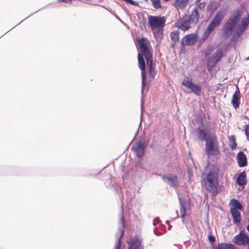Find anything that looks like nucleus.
I'll use <instances>...</instances> for the list:
<instances>
[{
    "label": "nucleus",
    "mask_w": 249,
    "mask_h": 249,
    "mask_svg": "<svg viewBox=\"0 0 249 249\" xmlns=\"http://www.w3.org/2000/svg\"><path fill=\"white\" fill-rule=\"evenodd\" d=\"M247 230L249 232V224L247 226Z\"/></svg>",
    "instance_id": "obj_52"
},
{
    "label": "nucleus",
    "mask_w": 249,
    "mask_h": 249,
    "mask_svg": "<svg viewBox=\"0 0 249 249\" xmlns=\"http://www.w3.org/2000/svg\"><path fill=\"white\" fill-rule=\"evenodd\" d=\"M178 200L179 202L180 212L181 215H186V202L185 200L182 199L181 197H178Z\"/></svg>",
    "instance_id": "obj_24"
},
{
    "label": "nucleus",
    "mask_w": 249,
    "mask_h": 249,
    "mask_svg": "<svg viewBox=\"0 0 249 249\" xmlns=\"http://www.w3.org/2000/svg\"><path fill=\"white\" fill-rule=\"evenodd\" d=\"M142 86L141 93H142V95L143 96V93H144V89H146V91H147L148 89L149 82H147L146 74H144L143 73L142 75Z\"/></svg>",
    "instance_id": "obj_22"
},
{
    "label": "nucleus",
    "mask_w": 249,
    "mask_h": 249,
    "mask_svg": "<svg viewBox=\"0 0 249 249\" xmlns=\"http://www.w3.org/2000/svg\"><path fill=\"white\" fill-rule=\"evenodd\" d=\"M33 14H31V15H30V16H28V18L30 17V16H31V15H33ZM27 18V17L26 18H25V19H26Z\"/></svg>",
    "instance_id": "obj_60"
},
{
    "label": "nucleus",
    "mask_w": 249,
    "mask_h": 249,
    "mask_svg": "<svg viewBox=\"0 0 249 249\" xmlns=\"http://www.w3.org/2000/svg\"><path fill=\"white\" fill-rule=\"evenodd\" d=\"M229 140V146L231 150H234L237 147L236 138L234 135H231L228 137Z\"/></svg>",
    "instance_id": "obj_27"
},
{
    "label": "nucleus",
    "mask_w": 249,
    "mask_h": 249,
    "mask_svg": "<svg viewBox=\"0 0 249 249\" xmlns=\"http://www.w3.org/2000/svg\"><path fill=\"white\" fill-rule=\"evenodd\" d=\"M231 203L233 207V209H235L237 210L242 211L243 210V206L241 203L237 199L232 198L231 200Z\"/></svg>",
    "instance_id": "obj_26"
},
{
    "label": "nucleus",
    "mask_w": 249,
    "mask_h": 249,
    "mask_svg": "<svg viewBox=\"0 0 249 249\" xmlns=\"http://www.w3.org/2000/svg\"><path fill=\"white\" fill-rule=\"evenodd\" d=\"M182 85L190 89L196 95H200L202 90L201 86L194 83L191 79H184L182 82Z\"/></svg>",
    "instance_id": "obj_6"
},
{
    "label": "nucleus",
    "mask_w": 249,
    "mask_h": 249,
    "mask_svg": "<svg viewBox=\"0 0 249 249\" xmlns=\"http://www.w3.org/2000/svg\"><path fill=\"white\" fill-rule=\"evenodd\" d=\"M171 225H169L168 230H171Z\"/></svg>",
    "instance_id": "obj_54"
},
{
    "label": "nucleus",
    "mask_w": 249,
    "mask_h": 249,
    "mask_svg": "<svg viewBox=\"0 0 249 249\" xmlns=\"http://www.w3.org/2000/svg\"><path fill=\"white\" fill-rule=\"evenodd\" d=\"M146 61V64L149 69H151L155 67V63L153 61L152 54H146L144 56Z\"/></svg>",
    "instance_id": "obj_23"
},
{
    "label": "nucleus",
    "mask_w": 249,
    "mask_h": 249,
    "mask_svg": "<svg viewBox=\"0 0 249 249\" xmlns=\"http://www.w3.org/2000/svg\"><path fill=\"white\" fill-rule=\"evenodd\" d=\"M169 0H164V1L167 2Z\"/></svg>",
    "instance_id": "obj_63"
},
{
    "label": "nucleus",
    "mask_w": 249,
    "mask_h": 249,
    "mask_svg": "<svg viewBox=\"0 0 249 249\" xmlns=\"http://www.w3.org/2000/svg\"><path fill=\"white\" fill-rule=\"evenodd\" d=\"M176 213L177 214V217H178V211L176 212Z\"/></svg>",
    "instance_id": "obj_62"
},
{
    "label": "nucleus",
    "mask_w": 249,
    "mask_h": 249,
    "mask_svg": "<svg viewBox=\"0 0 249 249\" xmlns=\"http://www.w3.org/2000/svg\"><path fill=\"white\" fill-rule=\"evenodd\" d=\"M154 234L157 236H160L162 234V233L158 230L157 228H155L154 229Z\"/></svg>",
    "instance_id": "obj_41"
},
{
    "label": "nucleus",
    "mask_w": 249,
    "mask_h": 249,
    "mask_svg": "<svg viewBox=\"0 0 249 249\" xmlns=\"http://www.w3.org/2000/svg\"><path fill=\"white\" fill-rule=\"evenodd\" d=\"M196 123H199L201 126L196 128L197 137L200 141L205 142V151L208 157L215 156L219 153L218 138L214 133H211L210 125H204L203 118L200 115L195 117Z\"/></svg>",
    "instance_id": "obj_1"
},
{
    "label": "nucleus",
    "mask_w": 249,
    "mask_h": 249,
    "mask_svg": "<svg viewBox=\"0 0 249 249\" xmlns=\"http://www.w3.org/2000/svg\"><path fill=\"white\" fill-rule=\"evenodd\" d=\"M160 220L158 218H155L153 221V224L154 226H156V224L159 222Z\"/></svg>",
    "instance_id": "obj_43"
},
{
    "label": "nucleus",
    "mask_w": 249,
    "mask_h": 249,
    "mask_svg": "<svg viewBox=\"0 0 249 249\" xmlns=\"http://www.w3.org/2000/svg\"><path fill=\"white\" fill-rule=\"evenodd\" d=\"M208 240L212 245H213L214 243L215 242V237L211 233H209L208 235Z\"/></svg>",
    "instance_id": "obj_35"
},
{
    "label": "nucleus",
    "mask_w": 249,
    "mask_h": 249,
    "mask_svg": "<svg viewBox=\"0 0 249 249\" xmlns=\"http://www.w3.org/2000/svg\"><path fill=\"white\" fill-rule=\"evenodd\" d=\"M227 249H236V247L233 244L231 243H226Z\"/></svg>",
    "instance_id": "obj_38"
},
{
    "label": "nucleus",
    "mask_w": 249,
    "mask_h": 249,
    "mask_svg": "<svg viewBox=\"0 0 249 249\" xmlns=\"http://www.w3.org/2000/svg\"><path fill=\"white\" fill-rule=\"evenodd\" d=\"M240 18L239 10H234L223 27V36L225 38L230 37L234 29L238 27Z\"/></svg>",
    "instance_id": "obj_2"
},
{
    "label": "nucleus",
    "mask_w": 249,
    "mask_h": 249,
    "mask_svg": "<svg viewBox=\"0 0 249 249\" xmlns=\"http://www.w3.org/2000/svg\"><path fill=\"white\" fill-rule=\"evenodd\" d=\"M160 230L162 231H166L165 230V226H162L160 228Z\"/></svg>",
    "instance_id": "obj_45"
},
{
    "label": "nucleus",
    "mask_w": 249,
    "mask_h": 249,
    "mask_svg": "<svg viewBox=\"0 0 249 249\" xmlns=\"http://www.w3.org/2000/svg\"><path fill=\"white\" fill-rule=\"evenodd\" d=\"M169 222H169V221H168V220H166V222H165V223H166V224H168V225H169Z\"/></svg>",
    "instance_id": "obj_56"
},
{
    "label": "nucleus",
    "mask_w": 249,
    "mask_h": 249,
    "mask_svg": "<svg viewBox=\"0 0 249 249\" xmlns=\"http://www.w3.org/2000/svg\"><path fill=\"white\" fill-rule=\"evenodd\" d=\"M139 46L140 53L144 55L152 54L150 50V43L149 41L144 37L140 38L139 41Z\"/></svg>",
    "instance_id": "obj_11"
},
{
    "label": "nucleus",
    "mask_w": 249,
    "mask_h": 249,
    "mask_svg": "<svg viewBox=\"0 0 249 249\" xmlns=\"http://www.w3.org/2000/svg\"><path fill=\"white\" fill-rule=\"evenodd\" d=\"M33 14H31V15H30V16H28V18L30 17V16H31V15H33ZM27 18V17L26 18H25V19H26Z\"/></svg>",
    "instance_id": "obj_59"
},
{
    "label": "nucleus",
    "mask_w": 249,
    "mask_h": 249,
    "mask_svg": "<svg viewBox=\"0 0 249 249\" xmlns=\"http://www.w3.org/2000/svg\"><path fill=\"white\" fill-rule=\"evenodd\" d=\"M213 249H227L226 243H219Z\"/></svg>",
    "instance_id": "obj_36"
},
{
    "label": "nucleus",
    "mask_w": 249,
    "mask_h": 249,
    "mask_svg": "<svg viewBox=\"0 0 249 249\" xmlns=\"http://www.w3.org/2000/svg\"><path fill=\"white\" fill-rule=\"evenodd\" d=\"M199 14L198 11V7H196L192 11L191 14L189 16V19L191 21L196 23L199 20Z\"/></svg>",
    "instance_id": "obj_21"
},
{
    "label": "nucleus",
    "mask_w": 249,
    "mask_h": 249,
    "mask_svg": "<svg viewBox=\"0 0 249 249\" xmlns=\"http://www.w3.org/2000/svg\"><path fill=\"white\" fill-rule=\"evenodd\" d=\"M142 114H141V120L142 119ZM141 125H142V120L141 121V122H140V124H139V127H140L141 126ZM139 129H140V128H139V129H138V131H137V133H136V134L135 136L138 134V132H139Z\"/></svg>",
    "instance_id": "obj_44"
},
{
    "label": "nucleus",
    "mask_w": 249,
    "mask_h": 249,
    "mask_svg": "<svg viewBox=\"0 0 249 249\" xmlns=\"http://www.w3.org/2000/svg\"><path fill=\"white\" fill-rule=\"evenodd\" d=\"M156 74V72L155 70V67L153 68H151V69H149V78L150 79L149 80V83H150V82H151V79L154 78Z\"/></svg>",
    "instance_id": "obj_32"
},
{
    "label": "nucleus",
    "mask_w": 249,
    "mask_h": 249,
    "mask_svg": "<svg viewBox=\"0 0 249 249\" xmlns=\"http://www.w3.org/2000/svg\"><path fill=\"white\" fill-rule=\"evenodd\" d=\"M197 6L198 7V8H199V9L203 10L205 8V3L204 2H201Z\"/></svg>",
    "instance_id": "obj_40"
},
{
    "label": "nucleus",
    "mask_w": 249,
    "mask_h": 249,
    "mask_svg": "<svg viewBox=\"0 0 249 249\" xmlns=\"http://www.w3.org/2000/svg\"><path fill=\"white\" fill-rule=\"evenodd\" d=\"M128 249H143V247L140 240L136 237L131 239Z\"/></svg>",
    "instance_id": "obj_16"
},
{
    "label": "nucleus",
    "mask_w": 249,
    "mask_h": 249,
    "mask_svg": "<svg viewBox=\"0 0 249 249\" xmlns=\"http://www.w3.org/2000/svg\"><path fill=\"white\" fill-rule=\"evenodd\" d=\"M57 1L59 3H60V2L69 3L70 2H71L72 0H57Z\"/></svg>",
    "instance_id": "obj_42"
},
{
    "label": "nucleus",
    "mask_w": 249,
    "mask_h": 249,
    "mask_svg": "<svg viewBox=\"0 0 249 249\" xmlns=\"http://www.w3.org/2000/svg\"><path fill=\"white\" fill-rule=\"evenodd\" d=\"M219 172L218 168L214 166L213 169L207 173L206 179L204 181V185L208 190H216L218 184L217 179V174Z\"/></svg>",
    "instance_id": "obj_5"
},
{
    "label": "nucleus",
    "mask_w": 249,
    "mask_h": 249,
    "mask_svg": "<svg viewBox=\"0 0 249 249\" xmlns=\"http://www.w3.org/2000/svg\"><path fill=\"white\" fill-rule=\"evenodd\" d=\"M223 56V50L219 48L213 54L211 57L209 58L208 62L210 63L212 61H213L212 67L214 66Z\"/></svg>",
    "instance_id": "obj_14"
},
{
    "label": "nucleus",
    "mask_w": 249,
    "mask_h": 249,
    "mask_svg": "<svg viewBox=\"0 0 249 249\" xmlns=\"http://www.w3.org/2000/svg\"><path fill=\"white\" fill-rule=\"evenodd\" d=\"M200 0H196V1L197 2H200Z\"/></svg>",
    "instance_id": "obj_61"
},
{
    "label": "nucleus",
    "mask_w": 249,
    "mask_h": 249,
    "mask_svg": "<svg viewBox=\"0 0 249 249\" xmlns=\"http://www.w3.org/2000/svg\"><path fill=\"white\" fill-rule=\"evenodd\" d=\"M147 146V144L136 142L131 147V150L135 153L137 157L141 158L143 156Z\"/></svg>",
    "instance_id": "obj_10"
},
{
    "label": "nucleus",
    "mask_w": 249,
    "mask_h": 249,
    "mask_svg": "<svg viewBox=\"0 0 249 249\" xmlns=\"http://www.w3.org/2000/svg\"><path fill=\"white\" fill-rule=\"evenodd\" d=\"M246 29L247 28L244 27V26H241V25L240 24L238 27L239 31H236L234 33V36L237 35V36H240V33H239V32L242 33L246 30Z\"/></svg>",
    "instance_id": "obj_33"
},
{
    "label": "nucleus",
    "mask_w": 249,
    "mask_h": 249,
    "mask_svg": "<svg viewBox=\"0 0 249 249\" xmlns=\"http://www.w3.org/2000/svg\"><path fill=\"white\" fill-rule=\"evenodd\" d=\"M140 29L142 30L146 29V20L144 17H142V19L139 22Z\"/></svg>",
    "instance_id": "obj_30"
},
{
    "label": "nucleus",
    "mask_w": 249,
    "mask_h": 249,
    "mask_svg": "<svg viewBox=\"0 0 249 249\" xmlns=\"http://www.w3.org/2000/svg\"><path fill=\"white\" fill-rule=\"evenodd\" d=\"M137 142H140L143 143V144H147V142H146L145 138L144 135H141L139 137L138 140Z\"/></svg>",
    "instance_id": "obj_37"
},
{
    "label": "nucleus",
    "mask_w": 249,
    "mask_h": 249,
    "mask_svg": "<svg viewBox=\"0 0 249 249\" xmlns=\"http://www.w3.org/2000/svg\"><path fill=\"white\" fill-rule=\"evenodd\" d=\"M236 183L240 186H244L247 184V176L245 172L243 171L238 174Z\"/></svg>",
    "instance_id": "obj_19"
},
{
    "label": "nucleus",
    "mask_w": 249,
    "mask_h": 249,
    "mask_svg": "<svg viewBox=\"0 0 249 249\" xmlns=\"http://www.w3.org/2000/svg\"><path fill=\"white\" fill-rule=\"evenodd\" d=\"M247 137V140L249 141V134H245Z\"/></svg>",
    "instance_id": "obj_47"
},
{
    "label": "nucleus",
    "mask_w": 249,
    "mask_h": 249,
    "mask_svg": "<svg viewBox=\"0 0 249 249\" xmlns=\"http://www.w3.org/2000/svg\"><path fill=\"white\" fill-rule=\"evenodd\" d=\"M233 239L234 244L238 246H246L249 244V236L243 231L234 236Z\"/></svg>",
    "instance_id": "obj_9"
},
{
    "label": "nucleus",
    "mask_w": 249,
    "mask_h": 249,
    "mask_svg": "<svg viewBox=\"0 0 249 249\" xmlns=\"http://www.w3.org/2000/svg\"><path fill=\"white\" fill-rule=\"evenodd\" d=\"M226 14L227 10L224 7L221 8L216 12L215 15L204 32L203 39L207 38L209 35L221 24Z\"/></svg>",
    "instance_id": "obj_3"
},
{
    "label": "nucleus",
    "mask_w": 249,
    "mask_h": 249,
    "mask_svg": "<svg viewBox=\"0 0 249 249\" xmlns=\"http://www.w3.org/2000/svg\"><path fill=\"white\" fill-rule=\"evenodd\" d=\"M237 160L239 167H244L247 165L248 161L246 154L240 151L237 155Z\"/></svg>",
    "instance_id": "obj_15"
},
{
    "label": "nucleus",
    "mask_w": 249,
    "mask_h": 249,
    "mask_svg": "<svg viewBox=\"0 0 249 249\" xmlns=\"http://www.w3.org/2000/svg\"><path fill=\"white\" fill-rule=\"evenodd\" d=\"M230 212L232 214L233 223L236 224H239L241 222V215L240 212L235 209H233V208H231Z\"/></svg>",
    "instance_id": "obj_20"
},
{
    "label": "nucleus",
    "mask_w": 249,
    "mask_h": 249,
    "mask_svg": "<svg viewBox=\"0 0 249 249\" xmlns=\"http://www.w3.org/2000/svg\"><path fill=\"white\" fill-rule=\"evenodd\" d=\"M241 94L238 85L236 86V89L232 95L231 103L235 109L239 107L240 104Z\"/></svg>",
    "instance_id": "obj_13"
},
{
    "label": "nucleus",
    "mask_w": 249,
    "mask_h": 249,
    "mask_svg": "<svg viewBox=\"0 0 249 249\" xmlns=\"http://www.w3.org/2000/svg\"><path fill=\"white\" fill-rule=\"evenodd\" d=\"M189 0H176L175 1V5L179 8H183L187 6Z\"/></svg>",
    "instance_id": "obj_29"
},
{
    "label": "nucleus",
    "mask_w": 249,
    "mask_h": 249,
    "mask_svg": "<svg viewBox=\"0 0 249 249\" xmlns=\"http://www.w3.org/2000/svg\"><path fill=\"white\" fill-rule=\"evenodd\" d=\"M143 102H142L141 103V108H142V109L143 108Z\"/></svg>",
    "instance_id": "obj_53"
},
{
    "label": "nucleus",
    "mask_w": 249,
    "mask_h": 249,
    "mask_svg": "<svg viewBox=\"0 0 249 249\" xmlns=\"http://www.w3.org/2000/svg\"><path fill=\"white\" fill-rule=\"evenodd\" d=\"M191 21L189 19L183 20L180 23L178 21L176 23V26L178 29H180L184 31H185L188 30L191 28Z\"/></svg>",
    "instance_id": "obj_17"
},
{
    "label": "nucleus",
    "mask_w": 249,
    "mask_h": 249,
    "mask_svg": "<svg viewBox=\"0 0 249 249\" xmlns=\"http://www.w3.org/2000/svg\"><path fill=\"white\" fill-rule=\"evenodd\" d=\"M148 22L151 30L155 31L154 34L156 37L160 34H162L166 22L165 17L148 15Z\"/></svg>",
    "instance_id": "obj_4"
},
{
    "label": "nucleus",
    "mask_w": 249,
    "mask_h": 249,
    "mask_svg": "<svg viewBox=\"0 0 249 249\" xmlns=\"http://www.w3.org/2000/svg\"><path fill=\"white\" fill-rule=\"evenodd\" d=\"M110 13L114 16L116 14L115 12L113 11H110Z\"/></svg>",
    "instance_id": "obj_50"
},
{
    "label": "nucleus",
    "mask_w": 249,
    "mask_h": 249,
    "mask_svg": "<svg viewBox=\"0 0 249 249\" xmlns=\"http://www.w3.org/2000/svg\"><path fill=\"white\" fill-rule=\"evenodd\" d=\"M218 8V5L216 2L211 1L207 7V10L211 11V15H212Z\"/></svg>",
    "instance_id": "obj_25"
},
{
    "label": "nucleus",
    "mask_w": 249,
    "mask_h": 249,
    "mask_svg": "<svg viewBox=\"0 0 249 249\" xmlns=\"http://www.w3.org/2000/svg\"><path fill=\"white\" fill-rule=\"evenodd\" d=\"M120 224H121V226L118 228V231L117 233V235L119 234V236L117 241L116 244L114 249H120V248L122 246L121 238L124 235V229L127 226L126 223L125 221L124 220V217L123 216H121V217L120 218Z\"/></svg>",
    "instance_id": "obj_7"
},
{
    "label": "nucleus",
    "mask_w": 249,
    "mask_h": 249,
    "mask_svg": "<svg viewBox=\"0 0 249 249\" xmlns=\"http://www.w3.org/2000/svg\"><path fill=\"white\" fill-rule=\"evenodd\" d=\"M245 134H249V124H245L244 126Z\"/></svg>",
    "instance_id": "obj_39"
},
{
    "label": "nucleus",
    "mask_w": 249,
    "mask_h": 249,
    "mask_svg": "<svg viewBox=\"0 0 249 249\" xmlns=\"http://www.w3.org/2000/svg\"><path fill=\"white\" fill-rule=\"evenodd\" d=\"M179 33L178 31H172L170 33L171 39L173 43H176L179 41Z\"/></svg>",
    "instance_id": "obj_28"
},
{
    "label": "nucleus",
    "mask_w": 249,
    "mask_h": 249,
    "mask_svg": "<svg viewBox=\"0 0 249 249\" xmlns=\"http://www.w3.org/2000/svg\"><path fill=\"white\" fill-rule=\"evenodd\" d=\"M175 43H173L172 44V45H171V47H172V48H174V47H175Z\"/></svg>",
    "instance_id": "obj_55"
},
{
    "label": "nucleus",
    "mask_w": 249,
    "mask_h": 249,
    "mask_svg": "<svg viewBox=\"0 0 249 249\" xmlns=\"http://www.w3.org/2000/svg\"><path fill=\"white\" fill-rule=\"evenodd\" d=\"M144 56L143 54L139 53L138 54V64L139 68L141 70L142 75L143 72V74H146V73L145 71V63L144 59Z\"/></svg>",
    "instance_id": "obj_18"
},
{
    "label": "nucleus",
    "mask_w": 249,
    "mask_h": 249,
    "mask_svg": "<svg viewBox=\"0 0 249 249\" xmlns=\"http://www.w3.org/2000/svg\"><path fill=\"white\" fill-rule=\"evenodd\" d=\"M185 216H186L185 215H181L180 217H181V219H184Z\"/></svg>",
    "instance_id": "obj_49"
},
{
    "label": "nucleus",
    "mask_w": 249,
    "mask_h": 249,
    "mask_svg": "<svg viewBox=\"0 0 249 249\" xmlns=\"http://www.w3.org/2000/svg\"><path fill=\"white\" fill-rule=\"evenodd\" d=\"M162 180L168 185L177 189L179 186V181L177 176L173 174H167L161 176Z\"/></svg>",
    "instance_id": "obj_8"
},
{
    "label": "nucleus",
    "mask_w": 249,
    "mask_h": 249,
    "mask_svg": "<svg viewBox=\"0 0 249 249\" xmlns=\"http://www.w3.org/2000/svg\"><path fill=\"white\" fill-rule=\"evenodd\" d=\"M180 50H181L182 51H183V50H184V49H183V46H182V45L181 44V46H180Z\"/></svg>",
    "instance_id": "obj_48"
},
{
    "label": "nucleus",
    "mask_w": 249,
    "mask_h": 249,
    "mask_svg": "<svg viewBox=\"0 0 249 249\" xmlns=\"http://www.w3.org/2000/svg\"><path fill=\"white\" fill-rule=\"evenodd\" d=\"M197 40V36L195 34H190L186 35L180 40V44L185 49V46H190L194 44Z\"/></svg>",
    "instance_id": "obj_12"
},
{
    "label": "nucleus",
    "mask_w": 249,
    "mask_h": 249,
    "mask_svg": "<svg viewBox=\"0 0 249 249\" xmlns=\"http://www.w3.org/2000/svg\"><path fill=\"white\" fill-rule=\"evenodd\" d=\"M114 16H115V17L117 19H118L119 20H120V21H121V22L122 21V20H121V18H119V17H118L116 14H115V15H114Z\"/></svg>",
    "instance_id": "obj_46"
},
{
    "label": "nucleus",
    "mask_w": 249,
    "mask_h": 249,
    "mask_svg": "<svg viewBox=\"0 0 249 249\" xmlns=\"http://www.w3.org/2000/svg\"><path fill=\"white\" fill-rule=\"evenodd\" d=\"M248 17L246 18V19L249 22V14H248Z\"/></svg>",
    "instance_id": "obj_51"
},
{
    "label": "nucleus",
    "mask_w": 249,
    "mask_h": 249,
    "mask_svg": "<svg viewBox=\"0 0 249 249\" xmlns=\"http://www.w3.org/2000/svg\"><path fill=\"white\" fill-rule=\"evenodd\" d=\"M247 60H249V56L247 58Z\"/></svg>",
    "instance_id": "obj_64"
},
{
    "label": "nucleus",
    "mask_w": 249,
    "mask_h": 249,
    "mask_svg": "<svg viewBox=\"0 0 249 249\" xmlns=\"http://www.w3.org/2000/svg\"><path fill=\"white\" fill-rule=\"evenodd\" d=\"M240 25L241 26H244L245 28H247L249 24V22L246 19V18H243L240 21Z\"/></svg>",
    "instance_id": "obj_34"
},
{
    "label": "nucleus",
    "mask_w": 249,
    "mask_h": 249,
    "mask_svg": "<svg viewBox=\"0 0 249 249\" xmlns=\"http://www.w3.org/2000/svg\"><path fill=\"white\" fill-rule=\"evenodd\" d=\"M107 9L108 11H109L110 12V11H112L111 9V8H107Z\"/></svg>",
    "instance_id": "obj_57"
},
{
    "label": "nucleus",
    "mask_w": 249,
    "mask_h": 249,
    "mask_svg": "<svg viewBox=\"0 0 249 249\" xmlns=\"http://www.w3.org/2000/svg\"><path fill=\"white\" fill-rule=\"evenodd\" d=\"M152 2L153 6L155 9H160L161 8L160 0H151Z\"/></svg>",
    "instance_id": "obj_31"
},
{
    "label": "nucleus",
    "mask_w": 249,
    "mask_h": 249,
    "mask_svg": "<svg viewBox=\"0 0 249 249\" xmlns=\"http://www.w3.org/2000/svg\"><path fill=\"white\" fill-rule=\"evenodd\" d=\"M182 222L183 223H185V218L184 219H182Z\"/></svg>",
    "instance_id": "obj_58"
}]
</instances>
